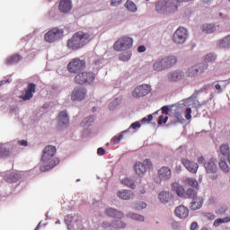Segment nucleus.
<instances>
[{"label":"nucleus","instance_id":"1","mask_svg":"<svg viewBox=\"0 0 230 230\" xmlns=\"http://www.w3.org/2000/svg\"><path fill=\"white\" fill-rule=\"evenodd\" d=\"M55 154H57V147L53 146H47L45 147L41 157L42 164L40 166V172H48L60 163L58 158H53L55 157Z\"/></svg>","mask_w":230,"mask_h":230},{"label":"nucleus","instance_id":"2","mask_svg":"<svg viewBox=\"0 0 230 230\" xmlns=\"http://www.w3.org/2000/svg\"><path fill=\"white\" fill-rule=\"evenodd\" d=\"M91 34L88 32H84L82 31L75 32L70 40L67 41V47L69 49H80L84 48L85 44L91 42Z\"/></svg>","mask_w":230,"mask_h":230},{"label":"nucleus","instance_id":"3","mask_svg":"<svg viewBox=\"0 0 230 230\" xmlns=\"http://www.w3.org/2000/svg\"><path fill=\"white\" fill-rule=\"evenodd\" d=\"M191 0H167L160 1L155 4L157 12H175L179 6V3H184Z\"/></svg>","mask_w":230,"mask_h":230},{"label":"nucleus","instance_id":"4","mask_svg":"<svg viewBox=\"0 0 230 230\" xmlns=\"http://www.w3.org/2000/svg\"><path fill=\"white\" fill-rule=\"evenodd\" d=\"M74 80L79 85H84V84H91L96 80V75L93 72H79Z\"/></svg>","mask_w":230,"mask_h":230},{"label":"nucleus","instance_id":"5","mask_svg":"<svg viewBox=\"0 0 230 230\" xmlns=\"http://www.w3.org/2000/svg\"><path fill=\"white\" fill-rule=\"evenodd\" d=\"M85 60L80 59L79 58H73L67 65V71L74 75L76 73H80V71H84L85 69Z\"/></svg>","mask_w":230,"mask_h":230},{"label":"nucleus","instance_id":"6","mask_svg":"<svg viewBox=\"0 0 230 230\" xmlns=\"http://www.w3.org/2000/svg\"><path fill=\"white\" fill-rule=\"evenodd\" d=\"M134 40L130 37H122L119 39L113 45L115 51H127L132 48Z\"/></svg>","mask_w":230,"mask_h":230},{"label":"nucleus","instance_id":"7","mask_svg":"<svg viewBox=\"0 0 230 230\" xmlns=\"http://www.w3.org/2000/svg\"><path fill=\"white\" fill-rule=\"evenodd\" d=\"M150 93H152V86L148 84H140L135 87L131 93V96L137 100L139 98H145V96H147Z\"/></svg>","mask_w":230,"mask_h":230},{"label":"nucleus","instance_id":"8","mask_svg":"<svg viewBox=\"0 0 230 230\" xmlns=\"http://www.w3.org/2000/svg\"><path fill=\"white\" fill-rule=\"evenodd\" d=\"M208 71V64L199 63L193 66H190L187 71V76L193 78L197 76V75H202V73H206Z\"/></svg>","mask_w":230,"mask_h":230},{"label":"nucleus","instance_id":"9","mask_svg":"<svg viewBox=\"0 0 230 230\" xmlns=\"http://www.w3.org/2000/svg\"><path fill=\"white\" fill-rule=\"evenodd\" d=\"M62 35H64V31L58 28H53L45 34L44 40L46 42H56Z\"/></svg>","mask_w":230,"mask_h":230},{"label":"nucleus","instance_id":"10","mask_svg":"<svg viewBox=\"0 0 230 230\" xmlns=\"http://www.w3.org/2000/svg\"><path fill=\"white\" fill-rule=\"evenodd\" d=\"M172 39L175 44H184L186 39H188V31L184 27L178 28L174 32Z\"/></svg>","mask_w":230,"mask_h":230},{"label":"nucleus","instance_id":"11","mask_svg":"<svg viewBox=\"0 0 230 230\" xmlns=\"http://www.w3.org/2000/svg\"><path fill=\"white\" fill-rule=\"evenodd\" d=\"M65 223L66 224L69 230H81L82 229V221L75 219L71 215L65 217Z\"/></svg>","mask_w":230,"mask_h":230},{"label":"nucleus","instance_id":"12","mask_svg":"<svg viewBox=\"0 0 230 230\" xmlns=\"http://www.w3.org/2000/svg\"><path fill=\"white\" fill-rule=\"evenodd\" d=\"M205 169L207 173L212 174V181H217L218 179V174H217V171L218 168L217 167V164L215 163V158H211L205 164Z\"/></svg>","mask_w":230,"mask_h":230},{"label":"nucleus","instance_id":"13","mask_svg":"<svg viewBox=\"0 0 230 230\" xmlns=\"http://www.w3.org/2000/svg\"><path fill=\"white\" fill-rule=\"evenodd\" d=\"M87 94V90L84 87H75L72 92L71 100L73 102H82L85 100V95Z\"/></svg>","mask_w":230,"mask_h":230},{"label":"nucleus","instance_id":"14","mask_svg":"<svg viewBox=\"0 0 230 230\" xmlns=\"http://www.w3.org/2000/svg\"><path fill=\"white\" fill-rule=\"evenodd\" d=\"M174 215L181 220H186L190 217V209L184 205H180L175 208Z\"/></svg>","mask_w":230,"mask_h":230},{"label":"nucleus","instance_id":"15","mask_svg":"<svg viewBox=\"0 0 230 230\" xmlns=\"http://www.w3.org/2000/svg\"><path fill=\"white\" fill-rule=\"evenodd\" d=\"M158 177L161 181H170L172 179V169L163 166L158 170Z\"/></svg>","mask_w":230,"mask_h":230},{"label":"nucleus","instance_id":"16","mask_svg":"<svg viewBox=\"0 0 230 230\" xmlns=\"http://www.w3.org/2000/svg\"><path fill=\"white\" fill-rule=\"evenodd\" d=\"M37 87L35 84L30 83L25 90V93L21 96L23 102H28V100H31L33 98V93H35Z\"/></svg>","mask_w":230,"mask_h":230},{"label":"nucleus","instance_id":"17","mask_svg":"<svg viewBox=\"0 0 230 230\" xmlns=\"http://www.w3.org/2000/svg\"><path fill=\"white\" fill-rule=\"evenodd\" d=\"M181 163L183 166H185V168L190 172V173H195L199 170V164L191 162L189 159L183 158L181 159Z\"/></svg>","mask_w":230,"mask_h":230},{"label":"nucleus","instance_id":"18","mask_svg":"<svg viewBox=\"0 0 230 230\" xmlns=\"http://www.w3.org/2000/svg\"><path fill=\"white\" fill-rule=\"evenodd\" d=\"M102 227L107 229L108 227H114V229H125L127 223L119 220H114L110 224L109 222L102 223Z\"/></svg>","mask_w":230,"mask_h":230},{"label":"nucleus","instance_id":"19","mask_svg":"<svg viewBox=\"0 0 230 230\" xmlns=\"http://www.w3.org/2000/svg\"><path fill=\"white\" fill-rule=\"evenodd\" d=\"M105 213L108 217H111V218H125V214L123 212L113 208H107Z\"/></svg>","mask_w":230,"mask_h":230},{"label":"nucleus","instance_id":"20","mask_svg":"<svg viewBox=\"0 0 230 230\" xmlns=\"http://www.w3.org/2000/svg\"><path fill=\"white\" fill-rule=\"evenodd\" d=\"M73 8V4H71V0H61L59 3V10L63 13H67V12H71Z\"/></svg>","mask_w":230,"mask_h":230},{"label":"nucleus","instance_id":"21","mask_svg":"<svg viewBox=\"0 0 230 230\" xmlns=\"http://www.w3.org/2000/svg\"><path fill=\"white\" fill-rule=\"evenodd\" d=\"M162 62H164V66H165V69H169V67H172L177 64V58L174 56L165 57L162 58Z\"/></svg>","mask_w":230,"mask_h":230},{"label":"nucleus","instance_id":"22","mask_svg":"<svg viewBox=\"0 0 230 230\" xmlns=\"http://www.w3.org/2000/svg\"><path fill=\"white\" fill-rule=\"evenodd\" d=\"M204 204V199L202 197L194 198L192 201L190 202V208L192 211H197L202 208V205Z\"/></svg>","mask_w":230,"mask_h":230},{"label":"nucleus","instance_id":"23","mask_svg":"<svg viewBox=\"0 0 230 230\" xmlns=\"http://www.w3.org/2000/svg\"><path fill=\"white\" fill-rule=\"evenodd\" d=\"M134 171L137 175H139V177H143V175L146 173V167L145 166V164L141 162H137L134 165Z\"/></svg>","mask_w":230,"mask_h":230},{"label":"nucleus","instance_id":"24","mask_svg":"<svg viewBox=\"0 0 230 230\" xmlns=\"http://www.w3.org/2000/svg\"><path fill=\"white\" fill-rule=\"evenodd\" d=\"M168 78L170 82H179L180 80H182V78H184V72L182 71L171 72L168 75Z\"/></svg>","mask_w":230,"mask_h":230},{"label":"nucleus","instance_id":"25","mask_svg":"<svg viewBox=\"0 0 230 230\" xmlns=\"http://www.w3.org/2000/svg\"><path fill=\"white\" fill-rule=\"evenodd\" d=\"M172 191H175L178 197H184V195H186V190H184V187L177 182L172 183Z\"/></svg>","mask_w":230,"mask_h":230},{"label":"nucleus","instance_id":"26","mask_svg":"<svg viewBox=\"0 0 230 230\" xmlns=\"http://www.w3.org/2000/svg\"><path fill=\"white\" fill-rule=\"evenodd\" d=\"M22 60V57L19 54L13 55L9 58H7L5 64L7 66H12L13 64H17V62H21Z\"/></svg>","mask_w":230,"mask_h":230},{"label":"nucleus","instance_id":"27","mask_svg":"<svg viewBox=\"0 0 230 230\" xmlns=\"http://www.w3.org/2000/svg\"><path fill=\"white\" fill-rule=\"evenodd\" d=\"M117 195L119 199H122V200H130V199L134 197V194L130 190L119 191Z\"/></svg>","mask_w":230,"mask_h":230},{"label":"nucleus","instance_id":"28","mask_svg":"<svg viewBox=\"0 0 230 230\" xmlns=\"http://www.w3.org/2000/svg\"><path fill=\"white\" fill-rule=\"evenodd\" d=\"M59 125H67L69 123V117L66 111H61L58 115Z\"/></svg>","mask_w":230,"mask_h":230},{"label":"nucleus","instance_id":"29","mask_svg":"<svg viewBox=\"0 0 230 230\" xmlns=\"http://www.w3.org/2000/svg\"><path fill=\"white\" fill-rule=\"evenodd\" d=\"M217 31V26L213 23H206L202 26L203 33H213Z\"/></svg>","mask_w":230,"mask_h":230},{"label":"nucleus","instance_id":"30","mask_svg":"<svg viewBox=\"0 0 230 230\" xmlns=\"http://www.w3.org/2000/svg\"><path fill=\"white\" fill-rule=\"evenodd\" d=\"M160 202H170L172 199V193L170 192H161L158 196Z\"/></svg>","mask_w":230,"mask_h":230},{"label":"nucleus","instance_id":"31","mask_svg":"<svg viewBox=\"0 0 230 230\" xmlns=\"http://www.w3.org/2000/svg\"><path fill=\"white\" fill-rule=\"evenodd\" d=\"M127 217L132 220H137V222H145V217L139 214L128 213Z\"/></svg>","mask_w":230,"mask_h":230},{"label":"nucleus","instance_id":"32","mask_svg":"<svg viewBox=\"0 0 230 230\" xmlns=\"http://www.w3.org/2000/svg\"><path fill=\"white\" fill-rule=\"evenodd\" d=\"M6 182H17L19 175L15 172H11L5 176Z\"/></svg>","mask_w":230,"mask_h":230},{"label":"nucleus","instance_id":"33","mask_svg":"<svg viewBox=\"0 0 230 230\" xmlns=\"http://www.w3.org/2000/svg\"><path fill=\"white\" fill-rule=\"evenodd\" d=\"M132 58V52L126 51L119 56V59L121 60V62H128V60Z\"/></svg>","mask_w":230,"mask_h":230},{"label":"nucleus","instance_id":"34","mask_svg":"<svg viewBox=\"0 0 230 230\" xmlns=\"http://www.w3.org/2000/svg\"><path fill=\"white\" fill-rule=\"evenodd\" d=\"M121 183L124 184V186L130 188L131 190H136V183H134V181L129 178H124Z\"/></svg>","mask_w":230,"mask_h":230},{"label":"nucleus","instance_id":"35","mask_svg":"<svg viewBox=\"0 0 230 230\" xmlns=\"http://www.w3.org/2000/svg\"><path fill=\"white\" fill-rule=\"evenodd\" d=\"M153 67L155 71H164V69H166V67L164 66V63L163 62V59L155 62L153 65Z\"/></svg>","mask_w":230,"mask_h":230},{"label":"nucleus","instance_id":"36","mask_svg":"<svg viewBox=\"0 0 230 230\" xmlns=\"http://www.w3.org/2000/svg\"><path fill=\"white\" fill-rule=\"evenodd\" d=\"M215 60H217V55L209 53L204 57L203 62H205V64H209V62H215Z\"/></svg>","mask_w":230,"mask_h":230},{"label":"nucleus","instance_id":"37","mask_svg":"<svg viewBox=\"0 0 230 230\" xmlns=\"http://www.w3.org/2000/svg\"><path fill=\"white\" fill-rule=\"evenodd\" d=\"M186 184L190 185L191 188L195 190L199 189V181L193 178H189L185 180Z\"/></svg>","mask_w":230,"mask_h":230},{"label":"nucleus","instance_id":"38","mask_svg":"<svg viewBox=\"0 0 230 230\" xmlns=\"http://www.w3.org/2000/svg\"><path fill=\"white\" fill-rule=\"evenodd\" d=\"M10 155V149L4 146L0 145V157H8Z\"/></svg>","mask_w":230,"mask_h":230},{"label":"nucleus","instance_id":"39","mask_svg":"<svg viewBox=\"0 0 230 230\" xmlns=\"http://www.w3.org/2000/svg\"><path fill=\"white\" fill-rule=\"evenodd\" d=\"M125 6H126L127 10H128L129 12H136L137 10L136 4H134V2H132V1L128 0L125 4Z\"/></svg>","mask_w":230,"mask_h":230},{"label":"nucleus","instance_id":"40","mask_svg":"<svg viewBox=\"0 0 230 230\" xmlns=\"http://www.w3.org/2000/svg\"><path fill=\"white\" fill-rule=\"evenodd\" d=\"M185 193H186L187 197L189 199H192V200L199 197V196H197V190L194 189H188Z\"/></svg>","mask_w":230,"mask_h":230},{"label":"nucleus","instance_id":"41","mask_svg":"<svg viewBox=\"0 0 230 230\" xmlns=\"http://www.w3.org/2000/svg\"><path fill=\"white\" fill-rule=\"evenodd\" d=\"M220 152H221L222 155H224V157H227L230 155L229 146L222 145L220 146Z\"/></svg>","mask_w":230,"mask_h":230},{"label":"nucleus","instance_id":"42","mask_svg":"<svg viewBox=\"0 0 230 230\" xmlns=\"http://www.w3.org/2000/svg\"><path fill=\"white\" fill-rule=\"evenodd\" d=\"M219 168L224 172L225 173H228L229 172V165H227V162L226 161H220L219 162Z\"/></svg>","mask_w":230,"mask_h":230},{"label":"nucleus","instance_id":"43","mask_svg":"<svg viewBox=\"0 0 230 230\" xmlns=\"http://www.w3.org/2000/svg\"><path fill=\"white\" fill-rule=\"evenodd\" d=\"M120 103H121V99L113 100L109 105L110 111H114V109H116V107H118V105H119Z\"/></svg>","mask_w":230,"mask_h":230},{"label":"nucleus","instance_id":"44","mask_svg":"<svg viewBox=\"0 0 230 230\" xmlns=\"http://www.w3.org/2000/svg\"><path fill=\"white\" fill-rule=\"evenodd\" d=\"M123 139V132L120 133L119 136H115L113 138H112V142L115 144V145H118V143H119V141H121Z\"/></svg>","mask_w":230,"mask_h":230},{"label":"nucleus","instance_id":"45","mask_svg":"<svg viewBox=\"0 0 230 230\" xmlns=\"http://www.w3.org/2000/svg\"><path fill=\"white\" fill-rule=\"evenodd\" d=\"M142 164H144L146 166V170H152L153 168V164H152V162L148 159L146 160H144V162L142 163Z\"/></svg>","mask_w":230,"mask_h":230},{"label":"nucleus","instance_id":"46","mask_svg":"<svg viewBox=\"0 0 230 230\" xmlns=\"http://www.w3.org/2000/svg\"><path fill=\"white\" fill-rule=\"evenodd\" d=\"M203 217H205L208 220H215V218H216L215 214H213L211 212H205V213H203Z\"/></svg>","mask_w":230,"mask_h":230},{"label":"nucleus","instance_id":"47","mask_svg":"<svg viewBox=\"0 0 230 230\" xmlns=\"http://www.w3.org/2000/svg\"><path fill=\"white\" fill-rule=\"evenodd\" d=\"M145 208H146V203L143 201L136 204V209H137L138 211H141V209H145Z\"/></svg>","mask_w":230,"mask_h":230},{"label":"nucleus","instance_id":"48","mask_svg":"<svg viewBox=\"0 0 230 230\" xmlns=\"http://www.w3.org/2000/svg\"><path fill=\"white\" fill-rule=\"evenodd\" d=\"M168 121V116H163L161 115L158 119V125H163V123H166Z\"/></svg>","mask_w":230,"mask_h":230},{"label":"nucleus","instance_id":"49","mask_svg":"<svg viewBox=\"0 0 230 230\" xmlns=\"http://www.w3.org/2000/svg\"><path fill=\"white\" fill-rule=\"evenodd\" d=\"M211 84H208L203 85L199 91L198 93H204L205 91H208L210 87H211Z\"/></svg>","mask_w":230,"mask_h":230},{"label":"nucleus","instance_id":"50","mask_svg":"<svg viewBox=\"0 0 230 230\" xmlns=\"http://www.w3.org/2000/svg\"><path fill=\"white\" fill-rule=\"evenodd\" d=\"M123 3V0H111V6H119Z\"/></svg>","mask_w":230,"mask_h":230},{"label":"nucleus","instance_id":"51","mask_svg":"<svg viewBox=\"0 0 230 230\" xmlns=\"http://www.w3.org/2000/svg\"><path fill=\"white\" fill-rule=\"evenodd\" d=\"M141 128V123L139 121H136L131 124L130 128H133L136 130V128Z\"/></svg>","mask_w":230,"mask_h":230},{"label":"nucleus","instance_id":"52","mask_svg":"<svg viewBox=\"0 0 230 230\" xmlns=\"http://www.w3.org/2000/svg\"><path fill=\"white\" fill-rule=\"evenodd\" d=\"M185 118L186 119H191V108H188L186 111H185Z\"/></svg>","mask_w":230,"mask_h":230},{"label":"nucleus","instance_id":"53","mask_svg":"<svg viewBox=\"0 0 230 230\" xmlns=\"http://www.w3.org/2000/svg\"><path fill=\"white\" fill-rule=\"evenodd\" d=\"M226 211H227V207L223 206L217 210V213L218 215H223V213H226Z\"/></svg>","mask_w":230,"mask_h":230},{"label":"nucleus","instance_id":"54","mask_svg":"<svg viewBox=\"0 0 230 230\" xmlns=\"http://www.w3.org/2000/svg\"><path fill=\"white\" fill-rule=\"evenodd\" d=\"M170 112V108H168V106H164L162 108V114H166L168 115V113Z\"/></svg>","mask_w":230,"mask_h":230},{"label":"nucleus","instance_id":"55","mask_svg":"<svg viewBox=\"0 0 230 230\" xmlns=\"http://www.w3.org/2000/svg\"><path fill=\"white\" fill-rule=\"evenodd\" d=\"M97 154L98 155H105V149H103V147H99L97 149Z\"/></svg>","mask_w":230,"mask_h":230},{"label":"nucleus","instance_id":"56","mask_svg":"<svg viewBox=\"0 0 230 230\" xmlns=\"http://www.w3.org/2000/svg\"><path fill=\"white\" fill-rule=\"evenodd\" d=\"M137 51H138V53H145V51H146V47H145V46H139L138 48H137Z\"/></svg>","mask_w":230,"mask_h":230},{"label":"nucleus","instance_id":"57","mask_svg":"<svg viewBox=\"0 0 230 230\" xmlns=\"http://www.w3.org/2000/svg\"><path fill=\"white\" fill-rule=\"evenodd\" d=\"M198 163H199V164H206V159L204 158V156H199V157L198 158Z\"/></svg>","mask_w":230,"mask_h":230},{"label":"nucleus","instance_id":"58","mask_svg":"<svg viewBox=\"0 0 230 230\" xmlns=\"http://www.w3.org/2000/svg\"><path fill=\"white\" fill-rule=\"evenodd\" d=\"M174 170L176 173H181V172H182V166H181V164H177Z\"/></svg>","mask_w":230,"mask_h":230},{"label":"nucleus","instance_id":"59","mask_svg":"<svg viewBox=\"0 0 230 230\" xmlns=\"http://www.w3.org/2000/svg\"><path fill=\"white\" fill-rule=\"evenodd\" d=\"M220 224H222V218H217L214 221L215 227H218V226H220Z\"/></svg>","mask_w":230,"mask_h":230},{"label":"nucleus","instance_id":"60","mask_svg":"<svg viewBox=\"0 0 230 230\" xmlns=\"http://www.w3.org/2000/svg\"><path fill=\"white\" fill-rule=\"evenodd\" d=\"M18 143L21 146H28V141L26 140H20Z\"/></svg>","mask_w":230,"mask_h":230},{"label":"nucleus","instance_id":"61","mask_svg":"<svg viewBox=\"0 0 230 230\" xmlns=\"http://www.w3.org/2000/svg\"><path fill=\"white\" fill-rule=\"evenodd\" d=\"M222 224H227L230 222V217H226L225 218H221Z\"/></svg>","mask_w":230,"mask_h":230},{"label":"nucleus","instance_id":"62","mask_svg":"<svg viewBox=\"0 0 230 230\" xmlns=\"http://www.w3.org/2000/svg\"><path fill=\"white\" fill-rule=\"evenodd\" d=\"M197 227H199V225L197 224V222L191 223V225H190L191 230H195Z\"/></svg>","mask_w":230,"mask_h":230},{"label":"nucleus","instance_id":"63","mask_svg":"<svg viewBox=\"0 0 230 230\" xmlns=\"http://www.w3.org/2000/svg\"><path fill=\"white\" fill-rule=\"evenodd\" d=\"M215 87L218 93H222V86L220 84H216Z\"/></svg>","mask_w":230,"mask_h":230},{"label":"nucleus","instance_id":"64","mask_svg":"<svg viewBox=\"0 0 230 230\" xmlns=\"http://www.w3.org/2000/svg\"><path fill=\"white\" fill-rule=\"evenodd\" d=\"M147 123H150V121H152V119H154V116H152V114L148 115L147 118Z\"/></svg>","mask_w":230,"mask_h":230}]
</instances>
